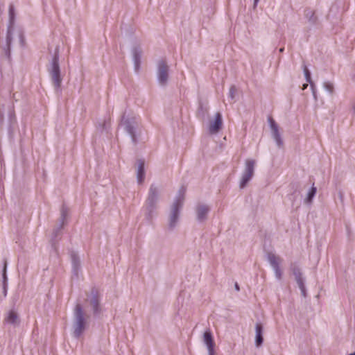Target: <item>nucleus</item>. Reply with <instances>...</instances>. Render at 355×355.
<instances>
[{"instance_id": "obj_1", "label": "nucleus", "mask_w": 355, "mask_h": 355, "mask_svg": "<svg viewBox=\"0 0 355 355\" xmlns=\"http://www.w3.org/2000/svg\"><path fill=\"white\" fill-rule=\"evenodd\" d=\"M89 315H87L80 304H77L73 311L71 329L75 338L80 337L89 327Z\"/></svg>"}, {"instance_id": "obj_2", "label": "nucleus", "mask_w": 355, "mask_h": 355, "mask_svg": "<svg viewBox=\"0 0 355 355\" xmlns=\"http://www.w3.org/2000/svg\"><path fill=\"white\" fill-rule=\"evenodd\" d=\"M161 189L156 184H151L149 189L148 196L146 202V218L150 220L153 217L154 211L158 207L160 198Z\"/></svg>"}, {"instance_id": "obj_3", "label": "nucleus", "mask_w": 355, "mask_h": 355, "mask_svg": "<svg viewBox=\"0 0 355 355\" xmlns=\"http://www.w3.org/2000/svg\"><path fill=\"white\" fill-rule=\"evenodd\" d=\"M121 126L130 135L133 143L136 144L140 132L139 119L135 116L124 114Z\"/></svg>"}, {"instance_id": "obj_4", "label": "nucleus", "mask_w": 355, "mask_h": 355, "mask_svg": "<svg viewBox=\"0 0 355 355\" xmlns=\"http://www.w3.org/2000/svg\"><path fill=\"white\" fill-rule=\"evenodd\" d=\"M48 72L49 73L52 84L57 92L62 84V78L60 75V68L59 65V50L55 49L54 55L48 67Z\"/></svg>"}, {"instance_id": "obj_5", "label": "nucleus", "mask_w": 355, "mask_h": 355, "mask_svg": "<svg viewBox=\"0 0 355 355\" xmlns=\"http://www.w3.org/2000/svg\"><path fill=\"white\" fill-rule=\"evenodd\" d=\"M184 198L182 196H178L173 202L168 218V226L171 230H173L179 220L180 210L183 205Z\"/></svg>"}, {"instance_id": "obj_6", "label": "nucleus", "mask_w": 355, "mask_h": 355, "mask_svg": "<svg viewBox=\"0 0 355 355\" xmlns=\"http://www.w3.org/2000/svg\"><path fill=\"white\" fill-rule=\"evenodd\" d=\"M255 164L256 162L254 159H248L245 160V168L240 180L239 186L241 189H243L253 177Z\"/></svg>"}, {"instance_id": "obj_7", "label": "nucleus", "mask_w": 355, "mask_h": 355, "mask_svg": "<svg viewBox=\"0 0 355 355\" xmlns=\"http://www.w3.org/2000/svg\"><path fill=\"white\" fill-rule=\"evenodd\" d=\"M3 322L14 327H18L21 323V318L17 309H8L4 314Z\"/></svg>"}, {"instance_id": "obj_8", "label": "nucleus", "mask_w": 355, "mask_h": 355, "mask_svg": "<svg viewBox=\"0 0 355 355\" xmlns=\"http://www.w3.org/2000/svg\"><path fill=\"white\" fill-rule=\"evenodd\" d=\"M223 126L222 114L220 112H216L214 117L209 119L208 131L211 135H216L222 130Z\"/></svg>"}, {"instance_id": "obj_9", "label": "nucleus", "mask_w": 355, "mask_h": 355, "mask_svg": "<svg viewBox=\"0 0 355 355\" xmlns=\"http://www.w3.org/2000/svg\"><path fill=\"white\" fill-rule=\"evenodd\" d=\"M291 270L294 275L297 284L301 291L302 295L305 297L306 296V291L304 284L305 280L300 268L295 264H292Z\"/></svg>"}, {"instance_id": "obj_10", "label": "nucleus", "mask_w": 355, "mask_h": 355, "mask_svg": "<svg viewBox=\"0 0 355 355\" xmlns=\"http://www.w3.org/2000/svg\"><path fill=\"white\" fill-rule=\"evenodd\" d=\"M15 17V11L14 7L10 6L9 8V18H10V24L8 28V33L6 36V46L4 49L5 53L8 57L10 56V44L12 40V35L13 31V21Z\"/></svg>"}, {"instance_id": "obj_11", "label": "nucleus", "mask_w": 355, "mask_h": 355, "mask_svg": "<svg viewBox=\"0 0 355 355\" xmlns=\"http://www.w3.org/2000/svg\"><path fill=\"white\" fill-rule=\"evenodd\" d=\"M268 260L275 272V277L278 280H281L282 277V271L280 269V264L282 262V259L274 254H268Z\"/></svg>"}, {"instance_id": "obj_12", "label": "nucleus", "mask_w": 355, "mask_h": 355, "mask_svg": "<svg viewBox=\"0 0 355 355\" xmlns=\"http://www.w3.org/2000/svg\"><path fill=\"white\" fill-rule=\"evenodd\" d=\"M168 66L164 60H160L157 64V78L159 84L165 85L168 78Z\"/></svg>"}, {"instance_id": "obj_13", "label": "nucleus", "mask_w": 355, "mask_h": 355, "mask_svg": "<svg viewBox=\"0 0 355 355\" xmlns=\"http://www.w3.org/2000/svg\"><path fill=\"white\" fill-rule=\"evenodd\" d=\"M210 209L211 207L209 205L203 203H198L195 208V213L197 220L199 222H203L206 220Z\"/></svg>"}, {"instance_id": "obj_14", "label": "nucleus", "mask_w": 355, "mask_h": 355, "mask_svg": "<svg viewBox=\"0 0 355 355\" xmlns=\"http://www.w3.org/2000/svg\"><path fill=\"white\" fill-rule=\"evenodd\" d=\"M143 51L140 46H135L132 49V56L134 62V69L136 72H138L141 65V59Z\"/></svg>"}, {"instance_id": "obj_15", "label": "nucleus", "mask_w": 355, "mask_h": 355, "mask_svg": "<svg viewBox=\"0 0 355 355\" xmlns=\"http://www.w3.org/2000/svg\"><path fill=\"white\" fill-rule=\"evenodd\" d=\"M268 123L270 125V130L272 132V135L273 139H275L278 147H281L283 144V141L282 140L281 135L279 132V128H278L277 124L275 123V121L271 117L268 118Z\"/></svg>"}, {"instance_id": "obj_16", "label": "nucleus", "mask_w": 355, "mask_h": 355, "mask_svg": "<svg viewBox=\"0 0 355 355\" xmlns=\"http://www.w3.org/2000/svg\"><path fill=\"white\" fill-rule=\"evenodd\" d=\"M203 342L207 348L208 355H215V343L209 330H207L204 333Z\"/></svg>"}, {"instance_id": "obj_17", "label": "nucleus", "mask_w": 355, "mask_h": 355, "mask_svg": "<svg viewBox=\"0 0 355 355\" xmlns=\"http://www.w3.org/2000/svg\"><path fill=\"white\" fill-rule=\"evenodd\" d=\"M86 302L91 306L94 315H97L101 313V309L99 304V299L96 295L93 294L87 299Z\"/></svg>"}, {"instance_id": "obj_18", "label": "nucleus", "mask_w": 355, "mask_h": 355, "mask_svg": "<svg viewBox=\"0 0 355 355\" xmlns=\"http://www.w3.org/2000/svg\"><path fill=\"white\" fill-rule=\"evenodd\" d=\"M145 178L144 161L139 159L137 162V180L139 184L143 183Z\"/></svg>"}, {"instance_id": "obj_19", "label": "nucleus", "mask_w": 355, "mask_h": 355, "mask_svg": "<svg viewBox=\"0 0 355 355\" xmlns=\"http://www.w3.org/2000/svg\"><path fill=\"white\" fill-rule=\"evenodd\" d=\"M255 344L257 347H260L263 341V327L261 323H257L255 325Z\"/></svg>"}, {"instance_id": "obj_20", "label": "nucleus", "mask_w": 355, "mask_h": 355, "mask_svg": "<svg viewBox=\"0 0 355 355\" xmlns=\"http://www.w3.org/2000/svg\"><path fill=\"white\" fill-rule=\"evenodd\" d=\"M304 17L311 25H315L318 22V17L315 15V11L311 8L304 10Z\"/></svg>"}, {"instance_id": "obj_21", "label": "nucleus", "mask_w": 355, "mask_h": 355, "mask_svg": "<svg viewBox=\"0 0 355 355\" xmlns=\"http://www.w3.org/2000/svg\"><path fill=\"white\" fill-rule=\"evenodd\" d=\"M110 119H101L98 121L96 128L101 131H108L110 128Z\"/></svg>"}, {"instance_id": "obj_22", "label": "nucleus", "mask_w": 355, "mask_h": 355, "mask_svg": "<svg viewBox=\"0 0 355 355\" xmlns=\"http://www.w3.org/2000/svg\"><path fill=\"white\" fill-rule=\"evenodd\" d=\"M71 259L72 263L73 272L76 275H78V269L80 266V258L76 254L73 252L71 254Z\"/></svg>"}, {"instance_id": "obj_23", "label": "nucleus", "mask_w": 355, "mask_h": 355, "mask_svg": "<svg viewBox=\"0 0 355 355\" xmlns=\"http://www.w3.org/2000/svg\"><path fill=\"white\" fill-rule=\"evenodd\" d=\"M303 70H304V74L307 83H309L310 84L313 95L314 98H316L315 86L314 83H313V81L311 80V73H310L309 69H307L306 66H305V65L304 66Z\"/></svg>"}, {"instance_id": "obj_24", "label": "nucleus", "mask_w": 355, "mask_h": 355, "mask_svg": "<svg viewBox=\"0 0 355 355\" xmlns=\"http://www.w3.org/2000/svg\"><path fill=\"white\" fill-rule=\"evenodd\" d=\"M317 192V189L314 185L311 187L309 192L307 193V195L306 198L304 200V202L306 205H311L313 202V199L315 197Z\"/></svg>"}, {"instance_id": "obj_25", "label": "nucleus", "mask_w": 355, "mask_h": 355, "mask_svg": "<svg viewBox=\"0 0 355 355\" xmlns=\"http://www.w3.org/2000/svg\"><path fill=\"white\" fill-rule=\"evenodd\" d=\"M323 87L331 95L333 94L334 91V86L331 82L325 81L323 83Z\"/></svg>"}, {"instance_id": "obj_26", "label": "nucleus", "mask_w": 355, "mask_h": 355, "mask_svg": "<svg viewBox=\"0 0 355 355\" xmlns=\"http://www.w3.org/2000/svg\"><path fill=\"white\" fill-rule=\"evenodd\" d=\"M6 268H7V263H6V261H5L4 263V266H3V279H4V282H3V296L6 297V295H7V288H6Z\"/></svg>"}, {"instance_id": "obj_27", "label": "nucleus", "mask_w": 355, "mask_h": 355, "mask_svg": "<svg viewBox=\"0 0 355 355\" xmlns=\"http://www.w3.org/2000/svg\"><path fill=\"white\" fill-rule=\"evenodd\" d=\"M237 89L234 85L230 87L229 90L228 96L232 101H234L235 97L236 96Z\"/></svg>"}, {"instance_id": "obj_28", "label": "nucleus", "mask_w": 355, "mask_h": 355, "mask_svg": "<svg viewBox=\"0 0 355 355\" xmlns=\"http://www.w3.org/2000/svg\"><path fill=\"white\" fill-rule=\"evenodd\" d=\"M67 207H65L64 206H63L62 207V209H61V220H62V223H64V220L65 219V218L67 217Z\"/></svg>"}, {"instance_id": "obj_29", "label": "nucleus", "mask_w": 355, "mask_h": 355, "mask_svg": "<svg viewBox=\"0 0 355 355\" xmlns=\"http://www.w3.org/2000/svg\"><path fill=\"white\" fill-rule=\"evenodd\" d=\"M19 36V40L21 46H24V37L23 35V33L21 31H19L18 33Z\"/></svg>"}, {"instance_id": "obj_30", "label": "nucleus", "mask_w": 355, "mask_h": 355, "mask_svg": "<svg viewBox=\"0 0 355 355\" xmlns=\"http://www.w3.org/2000/svg\"><path fill=\"white\" fill-rule=\"evenodd\" d=\"M259 0H254L253 6L255 8L259 3Z\"/></svg>"}, {"instance_id": "obj_31", "label": "nucleus", "mask_w": 355, "mask_h": 355, "mask_svg": "<svg viewBox=\"0 0 355 355\" xmlns=\"http://www.w3.org/2000/svg\"><path fill=\"white\" fill-rule=\"evenodd\" d=\"M307 87H308V84H307V83L304 84V85H302V90L306 89L307 88Z\"/></svg>"}, {"instance_id": "obj_32", "label": "nucleus", "mask_w": 355, "mask_h": 355, "mask_svg": "<svg viewBox=\"0 0 355 355\" xmlns=\"http://www.w3.org/2000/svg\"><path fill=\"white\" fill-rule=\"evenodd\" d=\"M234 287H235V289L239 291L240 290L239 288V284L237 283L235 284L234 285Z\"/></svg>"}, {"instance_id": "obj_33", "label": "nucleus", "mask_w": 355, "mask_h": 355, "mask_svg": "<svg viewBox=\"0 0 355 355\" xmlns=\"http://www.w3.org/2000/svg\"><path fill=\"white\" fill-rule=\"evenodd\" d=\"M284 48H281V49H279V52H280V53H282V52H284Z\"/></svg>"}, {"instance_id": "obj_34", "label": "nucleus", "mask_w": 355, "mask_h": 355, "mask_svg": "<svg viewBox=\"0 0 355 355\" xmlns=\"http://www.w3.org/2000/svg\"><path fill=\"white\" fill-rule=\"evenodd\" d=\"M349 355H355V352L350 354Z\"/></svg>"}, {"instance_id": "obj_35", "label": "nucleus", "mask_w": 355, "mask_h": 355, "mask_svg": "<svg viewBox=\"0 0 355 355\" xmlns=\"http://www.w3.org/2000/svg\"><path fill=\"white\" fill-rule=\"evenodd\" d=\"M340 198H343V195H342L341 193H340Z\"/></svg>"}]
</instances>
